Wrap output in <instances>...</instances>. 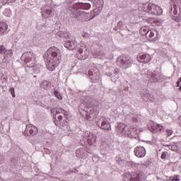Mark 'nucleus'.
<instances>
[{
    "label": "nucleus",
    "instance_id": "f704fd0d",
    "mask_svg": "<svg viewBox=\"0 0 181 181\" xmlns=\"http://www.w3.org/2000/svg\"><path fill=\"white\" fill-rule=\"evenodd\" d=\"M5 163V156L0 154V165Z\"/></svg>",
    "mask_w": 181,
    "mask_h": 181
},
{
    "label": "nucleus",
    "instance_id": "c9c22d12",
    "mask_svg": "<svg viewBox=\"0 0 181 181\" xmlns=\"http://www.w3.org/2000/svg\"><path fill=\"white\" fill-rule=\"evenodd\" d=\"M115 161L117 162V163H119V165H121V163H122V159L119 156H117L115 158Z\"/></svg>",
    "mask_w": 181,
    "mask_h": 181
},
{
    "label": "nucleus",
    "instance_id": "3c124183",
    "mask_svg": "<svg viewBox=\"0 0 181 181\" xmlns=\"http://www.w3.org/2000/svg\"><path fill=\"white\" fill-rule=\"evenodd\" d=\"M45 151L47 153H48V155H50V150H49V148H45Z\"/></svg>",
    "mask_w": 181,
    "mask_h": 181
},
{
    "label": "nucleus",
    "instance_id": "4c0bfd02",
    "mask_svg": "<svg viewBox=\"0 0 181 181\" xmlns=\"http://www.w3.org/2000/svg\"><path fill=\"white\" fill-rule=\"evenodd\" d=\"M170 180H172V181H180V179H179V176L174 175L173 177H170Z\"/></svg>",
    "mask_w": 181,
    "mask_h": 181
},
{
    "label": "nucleus",
    "instance_id": "de8ad7c7",
    "mask_svg": "<svg viewBox=\"0 0 181 181\" xmlns=\"http://www.w3.org/2000/svg\"><path fill=\"white\" fill-rule=\"evenodd\" d=\"M59 111H63V108H59L58 110L56 109L55 117L57 115V114H60V112Z\"/></svg>",
    "mask_w": 181,
    "mask_h": 181
},
{
    "label": "nucleus",
    "instance_id": "a878e982",
    "mask_svg": "<svg viewBox=\"0 0 181 181\" xmlns=\"http://www.w3.org/2000/svg\"><path fill=\"white\" fill-rule=\"evenodd\" d=\"M126 135H127L129 138H136V136H138V135H136V132L134 130V129L127 131Z\"/></svg>",
    "mask_w": 181,
    "mask_h": 181
},
{
    "label": "nucleus",
    "instance_id": "603ef678",
    "mask_svg": "<svg viewBox=\"0 0 181 181\" xmlns=\"http://www.w3.org/2000/svg\"><path fill=\"white\" fill-rule=\"evenodd\" d=\"M62 119H63V116L59 115V116L58 117V120H59V121H62Z\"/></svg>",
    "mask_w": 181,
    "mask_h": 181
},
{
    "label": "nucleus",
    "instance_id": "c756f323",
    "mask_svg": "<svg viewBox=\"0 0 181 181\" xmlns=\"http://www.w3.org/2000/svg\"><path fill=\"white\" fill-rule=\"evenodd\" d=\"M159 74H151V78L153 80L154 83H157V81H159L160 80V78L159 77Z\"/></svg>",
    "mask_w": 181,
    "mask_h": 181
},
{
    "label": "nucleus",
    "instance_id": "4468645a",
    "mask_svg": "<svg viewBox=\"0 0 181 181\" xmlns=\"http://www.w3.org/2000/svg\"><path fill=\"white\" fill-rule=\"evenodd\" d=\"M136 59L139 63H149L150 60H152V57L149 54H139Z\"/></svg>",
    "mask_w": 181,
    "mask_h": 181
},
{
    "label": "nucleus",
    "instance_id": "9b49d317",
    "mask_svg": "<svg viewBox=\"0 0 181 181\" xmlns=\"http://www.w3.org/2000/svg\"><path fill=\"white\" fill-rule=\"evenodd\" d=\"M179 9V3L177 0H170V15H177Z\"/></svg>",
    "mask_w": 181,
    "mask_h": 181
},
{
    "label": "nucleus",
    "instance_id": "09e8293b",
    "mask_svg": "<svg viewBox=\"0 0 181 181\" xmlns=\"http://www.w3.org/2000/svg\"><path fill=\"white\" fill-rule=\"evenodd\" d=\"M7 4H12L15 2L16 0H4Z\"/></svg>",
    "mask_w": 181,
    "mask_h": 181
},
{
    "label": "nucleus",
    "instance_id": "a211bd4d",
    "mask_svg": "<svg viewBox=\"0 0 181 181\" xmlns=\"http://www.w3.org/2000/svg\"><path fill=\"white\" fill-rule=\"evenodd\" d=\"M41 13L42 18H45V19H47L50 18V15H52V8L50 7L49 8H43L41 9Z\"/></svg>",
    "mask_w": 181,
    "mask_h": 181
},
{
    "label": "nucleus",
    "instance_id": "f8f14e48",
    "mask_svg": "<svg viewBox=\"0 0 181 181\" xmlns=\"http://www.w3.org/2000/svg\"><path fill=\"white\" fill-rule=\"evenodd\" d=\"M96 125L100 128V129H103V131H111V124L106 119H103L101 122H97Z\"/></svg>",
    "mask_w": 181,
    "mask_h": 181
},
{
    "label": "nucleus",
    "instance_id": "72a5a7b5",
    "mask_svg": "<svg viewBox=\"0 0 181 181\" xmlns=\"http://www.w3.org/2000/svg\"><path fill=\"white\" fill-rule=\"evenodd\" d=\"M146 32H148V29H146V28H141V35L146 36Z\"/></svg>",
    "mask_w": 181,
    "mask_h": 181
},
{
    "label": "nucleus",
    "instance_id": "39448f33",
    "mask_svg": "<svg viewBox=\"0 0 181 181\" xmlns=\"http://www.w3.org/2000/svg\"><path fill=\"white\" fill-rule=\"evenodd\" d=\"M116 63L119 67L127 70L132 66L134 61L129 55H121L117 59Z\"/></svg>",
    "mask_w": 181,
    "mask_h": 181
},
{
    "label": "nucleus",
    "instance_id": "a18cd8bd",
    "mask_svg": "<svg viewBox=\"0 0 181 181\" xmlns=\"http://www.w3.org/2000/svg\"><path fill=\"white\" fill-rule=\"evenodd\" d=\"M114 74H115L116 76L119 74V69H115L113 71Z\"/></svg>",
    "mask_w": 181,
    "mask_h": 181
},
{
    "label": "nucleus",
    "instance_id": "2eb2a0df",
    "mask_svg": "<svg viewBox=\"0 0 181 181\" xmlns=\"http://www.w3.org/2000/svg\"><path fill=\"white\" fill-rule=\"evenodd\" d=\"M134 155L137 158H144L146 155V150L144 146H137L134 150Z\"/></svg>",
    "mask_w": 181,
    "mask_h": 181
},
{
    "label": "nucleus",
    "instance_id": "dca6fc26",
    "mask_svg": "<svg viewBox=\"0 0 181 181\" xmlns=\"http://www.w3.org/2000/svg\"><path fill=\"white\" fill-rule=\"evenodd\" d=\"M141 98L143 100L145 103H155V98L152 97L151 93H149L148 91H145L141 95Z\"/></svg>",
    "mask_w": 181,
    "mask_h": 181
},
{
    "label": "nucleus",
    "instance_id": "bf43d9fd",
    "mask_svg": "<svg viewBox=\"0 0 181 181\" xmlns=\"http://www.w3.org/2000/svg\"><path fill=\"white\" fill-rule=\"evenodd\" d=\"M179 80H180V82H181V77H180V78H179Z\"/></svg>",
    "mask_w": 181,
    "mask_h": 181
},
{
    "label": "nucleus",
    "instance_id": "4d7b16f0",
    "mask_svg": "<svg viewBox=\"0 0 181 181\" xmlns=\"http://www.w3.org/2000/svg\"><path fill=\"white\" fill-rule=\"evenodd\" d=\"M83 105H84V103H81L80 104V107H83Z\"/></svg>",
    "mask_w": 181,
    "mask_h": 181
},
{
    "label": "nucleus",
    "instance_id": "49530a36",
    "mask_svg": "<svg viewBox=\"0 0 181 181\" xmlns=\"http://www.w3.org/2000/svg\"><path fill=\"white\" fill-rule=\"evenodd\" d=\"M171 151H177V146L175 145L171 146Z\"/></svg>",
    "mask_w": 181,
    "mask_h": 181
},
{
    "label": "nucleus",
    "instance_id": "2f4dec72",
    "mask_svg": "<svg viewBox=\"0 0 181 181\" xmlns=\"http://www.w3.org/2000/svg\"><path fill=\"white\" fill-rule=\"evenodd\" d=\"M54 94L55 97L58 98V100H63V98L62 97V94L59 91L54 90Z\"/></svg>",
    "mask_w": 181,
    "mask_h": 181
},
{
    "label": "nucleus",
    "instance_id": "c03bdc74",
    "mask_svg": "<svg viewBox=\"0 0 181 181\" xmlns=\"http://www.w3.org/2000/svg\"><path fill=\"white\" fill-rule=\"evenodd\" d=\"M173 19L174 21H175V22H180V21H181V18H179L178 16H174V17L173 18Z\"/></svg>",
    "mask_w": 181,
    "mask_h": 181
},
{
    "label": "nucleus",
    "instance_id": "e2e57ef3",
    "mask_svg": "<svg viewBox=\"0 0 181 181\" xmlns=\"http://www.w3.org/2000/svg\"><path fill=\"white\" fill-rule=\"evenodd\" d=\"M34 77H36V75H35Z\"/></svg>",
    "mask_w": 181,
    "mask_h": 181
},
{
    "label": "nucleus",
    "instance_id": "e433bc0d",
    "mask_svg": "<svg viewBox=\"0 0 181 181\" xmlns=\"http://www.w3.org/2000/svg\"><path fill=\"white\" fill-rule=\"evenodd\" d=\"M166 156H168V151H163L161 153L160 158L161 159H166Z\"/></svg>",
    "mask_w": 181,
    "mask_h": 181
},
{
    "label": "nucleus",
    "instance_id": "4be33fe9",
    "mask_svg": "<svg viewBox=\"0 0 181 181\" xmlns=\"http://www.w3.org/2000/svg\"><path fill=\"white\" fill-rule=\"evenodd\" d=\"M41 88H44V90H50L52 88V83L49 82V81H44L41 83Z\"/></svg>",
    "mask_w": 181,
    "mask_h": 181
},
{
    "label": "nucleus",
    "instance_id": "aec40b11",
    "mask_svg": "<svg viewBox=\"0 0 181 181\" xmlns=\"http://www.w3.org/2000/svg\"><path fill=\"white\" fill-rule=\"evenodd\" d=\"M125 29H127V26H125L122 21H119L117 23V25L113 28V30L118 32V30H125Z\"/></svg>",
    "mask_w": 181,
    "mask_h": 181
},
{
    "label": "nucleus",
    "instance_id": "6e6d98bb",
    "mask_svg": "<svg viewBox=\"0 0 181 181\" xmlns=\"http://www.w3.org/2000/svg\"><path fill=\"white\" fill-rule=\"evenodd\" d=\"M129 165H131V166H132V165H134V163L129 162Z\"/></svg>",
    "mask_w": 181,
    "mask_h": 181
},
{
    "label": "nucleus",
    "instance_id": "9d476101",
    "mask_svg": "<svg viewBox=\"0 0 181 181\" xmlns=\"http://www.w3.org/2000/svg\"><path fill=\"white\" fill-rule=\"evenodd\" d=\"M148 129L152 132V134H162V132H165L166 127L162 124H153L148 127Z\"/></svg>",
    "mask_w": 181,
    "mask_h": 181
},
{
    "label": "nucleus",
    "instance_id": "ddd939ff",
    "mask_svg": "<svg viewBox=\"0 0 181 181\" xmlns=\"http://www.w3.org/2000/svg\"><path fill=\"white\" fill-rule=\"evenodd\" d=\"M127 124L124 122L117 123L115 127V131L120 135H127Z\"/></svg>",
    "mask_w": 181,
    "mask_h": 181
},
{
    "label": "nucleus",
    "instance_id": "20e7f679",
    "mask_svg": "<svg viewBox=\"0 0 181 181\" xmlns=\"http://www.w3.org/2000/svg\"><path fill=\"white\" fill-rule=\"evenodd\" d=\"M123 181H144L145 180V175L141 171L134 173H124L123 175Z\"/></svg>",
    "mask_w": 181,
    "mask_h": 181
},
{
    "label": "nucleus",
    "instance_id": "680f3d73",
    "mask_svg": "<svg viewBox=\"0 0 181 181\" xmlns=\"http://www.w3.org/2000/svg\"><path fill=\"white\" fill-rule=\"evenodd\" d=\"M179 119H181V117H179Z\"/></svg>",
    "mask_w": 181,
    "mask_h": 181
},
{
    "label": "nucleus",
    "instance_id": "f03ea898",
    "mask_svg": "<svg viewBox=\"0 0 181 181\" xmlns=\"http://www.w3.org/2000/svg\"><path fill=\"white\" fill-rule=\"evenodd\" d=\"M43 57L47 63V69L53 71L60 64V49L56 47H51L44 53Z\"/></svg>",
    "mask_w": 181,
    "mask_h": 181
},
{
    "label": "nucleus",
    "instance_id": "f257e3e1",
    "mask_svg": "<svg viewBox=\"0 0 181 181\" xmlns=\"http://www.w3.org/2000/svg\"><path fill=\"white\" fill-rule=\"evenodd\" d=\"M98 6L95 8L93 9V12L90 13H86L82 11L81 9L84 11H88L90 8H91V4L88 3H76L73 2V0H69L68 4L67 11L69 12L70 17L73 21H91V19H94L95 16H98L103 11V7L104 6V1L98 0Z\"/></svg>",
    "mask_w": 181,
    "mask_h": 181
},
{
    "label": "nucleus",
    "instance_id": "412c9836",
    "mask_svg": "<svg viewBox=\"0 0 181 181\" xmlns=\"http://www.w3.org/2000/svg\"><path fill=\"white\" fill-rule=\"evenodd\" d=\"M6 29H8V24H6L5 22H0V36L5 35Z\"/></svg>",
    "mask_w": 181,
    "mask_h": 181
},
{
    "label": "nucleus",
    "instance_id": "5701e85b",
    "mask_svg": "<svg viewBox=\"0 0 181 181\" xmlns=\"http://www.w3.org/2000/svg\"><path fill=\"white\" fill-rule=\"evenodd\" d=\"M93 54L95 59H100L101 60L105 59V54L100 51L93 52Z\"/></svg>",
    "mask_w": 181,
    "mask_h": 181
},
{
    "label": "nucleus",
    "instance_id": "0eeeda50",
    "mask_svg": "<svg viewBox=\"0 0 181 181\" xmlns=\"http://www.w3.org/2000/svg\"><path fill=\"white\" fill-rule=\"evenodd\" d=\"M83 138H86L88 145L95 146L97 144V136L90 132H84L83 134Z\"/></svg>",
    "mask_w": 181,
    "mask_h": 181
},
{
    "label": "nucleus",
    "instance_id": "ea45409f",
    "mask_svg": "<svg viewBox=\"0 0 181 181\" xmlns=\"http://www.w3.org/2000/svg\"><path fill=\"white\" fill-rule=\"evenodd\" d=\"M6 48H5V46L0 45V54H2V53H5V50Z\"/></svg>",
    "mask_w": 181,
    "mask_h": 181
},
{
    "label": "nucleus",
    "instance_id": "5fc2aeb1",
    "mask_svg": "<svg viewBox=\"0 0 181 181\" xmlns=\"http://www.w3.org/2000/svg\"><path fill=\"white\" fill-rule=\"evenodd\" d=\"M87 119H88V121H90V119H91V117H90L89 115H87Z\"/></svg>",
    "mask_w": 181,
    "mask_h": 181
},
{
    "label": "nucleus",
    "instance_id": "79ce46f5",
    "mask_svg": "<svg viewBox=\"0 0 181 181\" xmlns=\"http://www.w3.org/2000/svg\"><path fill=\"white\" fill-rule=\"evenodd\" d=\"M54 124L55 127H57L59 125V121H57V118H56V116L54 117Z\"/></svg>",
    "mask_w": 181,
    "mask_h": 181
},
{
    "label": "nucleus",
    "instance_id": "c85d7f7f",
    "mask_svg": "<svg viewBox=\"0 0 181 181\" xmlns=\"http://www.w3.org/2000/svg\"><path fill=\"white\" fill-rule=\"evenodd\" d=\"M91 102V97L86 95L85 96V99L83 100V103H85V104H86V108H90V103Z\"/></svg>",
    "mask_w": 181,
    "mask_h": 181
},
{
    "label": "nucleus",
    "instance_id": "6e6552de",
    "mask_svg": "<svg viewBox=\"0 0 181 181\" xmlns=\"http://www.w3.org/2000/svg\"><path fill=\"white\" fill-rule=\"evenodd\" d=\"M76 50V56L79 60H86V59H87L88 51H87V48H86L84 45L77 47Z\"/></svg>",
    "mask_w": 181,
    "mask_h": 181
},
{
    "label": "nucleus",
    "instance_id": "cd10ccee",
    "mask_svg": "<svg viewBox=\"0 0 181 181\" xmlns=\"http://www.w3.org/2000/svg\"><path fill=\"white\" fill-rule=\"evenodd\" d=\"M57 36H59V37H62V38H64V39H68V37H70V33L60 32V33H59L57 34Z\"/></svg>",
    "mask_w": 181,
    "mask_h": 181
},
{
    "label": "nucleus",
    "instance_id": "393cba45",
    "mask_svg": "<svg viewBox=\"0 0 181 181\" xmlns=\"http://www.w3.org/2000/svg\"><path fill=\"white\" fill-rule=\"evenodd\" d=\"M24 63H25L26 67H28L29 69L34 64L33 62H32V57H26L24 59Z\"/></svg>",
    "mask_w": 181,
    "mask_h": 181
},
{
    "label": "nucleus",
    "instance_id": "bb28decb",
    "mask_svg": "<svg viewBox=\"0 0 181 181\" xmlns=\"http://www.w3.org/2000/svg\"><path fill=\"white\" fill-rule=\"evenodd\" d=\"M88 76H98V69L97 67H93L88 70Z\"/></svg>",
    "mask_w": 181,
    "mask_h": 181
},
{
    "label": "nucleus",
    "instance_id": "b1692460",
    "mask_svg": "<svg viewBox=\"0 0 181 181\" xmlns=\"http://www.w3.org/2000/svg\"><path fill=\"white\" fill-rule=\"evenodd\" d=\"M13 54V52L12 49H5L4 53V57L6 60H8V59H11Z\"/></svg>",
    "mask_w": 181,
    "mask_h": 181
},
{
    "label": "nucleus",
    "instance_id": "864d4df0",
    "mask_svg": "<svg viewBox=\"0 0 181 181\" xmlns=\"http://www.w3.org/2000/svg\"><path fill=\"white\" fill-rule=\"evenodd\" d=\"M176 83H177V87H180V81H177Z\"/></svg>",
    "mask_w": 181,
    "mask_h": 181
},
{
    "label": "nucleus",
    "instance_id": "7c9ffc66",
    "mask_svg": "<svg viewBox=\"0 0 181 181\" xmlns=\"http://www.w3.org/2000/svg\"><path fill=\"white\" fill-rule=\"evenodd\" d=\"M30 69H33L35 74H39V73H40V69L37 66H35V64H33Z\"/></svg>",
    "mask_w": 181,
    "mask_h": 181
},
{
    "label": "nucleus",
    "instance_id": "423d86ee",
    "mask_svg": "<svg viewBox=\"0 0 181 181\" xmlns=\"http://www.w3.org/2000/svg\"><path fill=\"white\" fill-rule=\"evenodd\" d=\"M39 131L37 130V127H36L33 124H28L25 127V131L23 132L24 136H35V135H37Z\"/></svg>",
    "mask_w": 181,
    "mask_h": 181
},
{
    "label": "nucleus",
    "instance_id": "1a4fd4ad",
    "mask_svg": "<svg viewBox=\"0 0 181 181\" xmlns=\"http://www.w3.org/2000/svg\"><path fill=\"white\" fill-rule=\"evenodd\" d=\"M158 36H159V33L155 29L148 30V32L146 33V37L150 42H156Z\"/></svg>",
    "mask_w": 181,
    "mask_h": 181
},
{
    "label": "nucleus",
    "instance_id": "37998d69",
    "mask_svg": "<svg viewBox=\"0 0 181 181\" xmlns=\"http://www.w3.org/2000/svg\"><path fill=\"white\" fill-rule=\"evenodd\" d=\"M166 132H167L168 136H170V135H172V134H173V132L170 129H166Z\"/></svg>",
    "mask_w": 181,
    "mask_h": 181
},
{
    "label": "nucleus",
    "instance_id": "052dcab7",
    "mask_svg": "<svg viewBox=\"0 0 181 181\" xmlns=\"http://www.w3.org/2000/svg\"><path fill=\"white\" fill-rule=\"evenodd\" d=\"M65 125H67V122H65Z\"/></svg>",
    "mask_w": 181,
    "mask_h": 181
},
{
    "label": "nucleus",
    "instance_id": "8fccbe9b",
    "mask_svg": "<svg viewBox=\"0 0 181 181\" xmlns=\"http://www.w3.org/2000/svg\"><path fill=\"white\" fill-rule=\"evenodd\" d=\"M51 112L53 114V115H56V108H52Z\"/></svg>",
    "mask_w": 181,
    "mask_h": 181
},
{
    "label": "nucleus",
    "instance_id": "a19ab883",
    "mask_svg": "<svg viewBox=\"0 0 181 181\" xmlns=\"http://www.w3.org/2000/svg\"><path fill=\"white\" fill-rule=\"evenodd\" d=\"M82 37H83L84 39H88V37H90V34H88V33H84L82 34Z\"/></svg>",
    "mask_w": 181,
    "mask_h": 181
},
{
    "label": "nucleus",
    "instance_id": "13d9d810",
    "mask_svg": "<svg viewBox=\"0 0 181 181\" xmlns=\"http://www.w3.org/2000/svg\"><path fill=\"white\" fill-rule=\"evenodd\" d=\"M178 87H180L179 90L181 91V86H178Z\"/></svg>",
    "mask_w": 181,
    "mask_h": 181
},
{
    "label": "nucleus",
    "instance_id": "7ed1b4c3",
    "mask_svg": "<svg viewBox=\"0 0 181 181\" xmlns=\"http://www.w3.org/2000/svg\"><path fill=\"white\" fill-rule=\"evenodd\" d=\"M141 8L144 12H146V13H151V15L160 16L163 13V10L162 8L152 3L143 4Z\"/></svg>",
    "mask_w": 181,
    "mask_h": 181
},
{
    "label": "nucleus",
    "instance_id": "f3484780",
    "mask_svg": "<svg viewBox=\"0 0 181 181\" xmlns=\"http://www.w3.org/2000/svg\"><path fill=\"white\" fill-rule=\"evenodd\" d=\"M64 46L68 50H74L77 47V42L75 40H69L64 43Z\"/></svg>",
    "mask_w": 181,
    "mask_h": 181
},
{
    "label": "nucleus",
    "instance_id": "58836bf2",
    "mask_svg": "<svg viewBox=\"0 0 181 181\" xmlns=\"http://www.w3.org/2000/svg\"><path fill=\"white\" fill-rule=\"evenodd\" d=\"M9 93H11L13 98H15V88H11L9 90Z\"/></svg>",
    "mask_w": 181,
    "mask_h": 181
},
{
    "label": "nucleus",
    "instance_id": "6ab92c4d",
    "mask_svg": "<svg viewBox=\"0 0 181 181\" xmlns=\"http://www.w3.org/2000/svg\"><path fill=\"white\" fill-rule=\"evenodd\" d=\"M76 155L77 158H78L79 159H81L87 156V151H86L85 148H80L76 150Z\"/></svg>",
    "mask_w": 181,
    "mask_h": 181
},
{
    "label": "nucleus",
    "instance_id": "473e14b6",
    "mask_svg": "<svg viewBox=\"0 0 181 181\" xmlns=\"http://www.w3.org/2000/svg\"><path fill=\"white\" fill-rule=\"evenodd\" d=\"M11 162L13 166H16V165H18V159L16 158H12Z\"/></svg>",
    "mask_w": 181,
    "mask_h": 181
}]
</instances>
